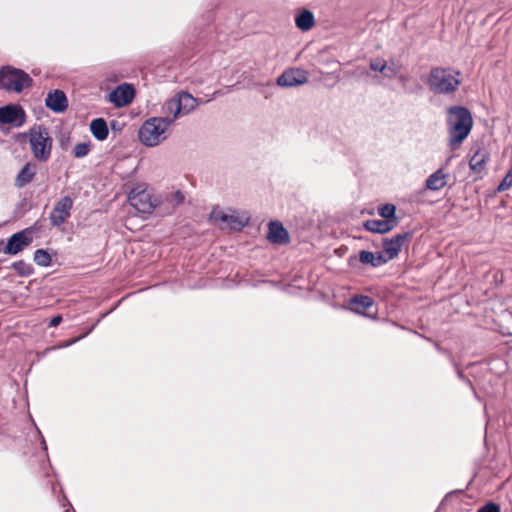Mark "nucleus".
<instances>
[{
	"label": "nucleus",
	"mask_w": 512,
	"mask_h": 512,
	"mask_svg": "<svg viewBox=\"0 0 512 512\" xmlns=\"http://www.w3.org/2000/svg\"><path fill=\"white\" fill-rule=\"evenodd\" d=\"M128 200L130 205L140 213L157 212V197H153L146 189H132L128 194Z\"/></svg>",
	"instance_id": "nucleus-7"
},
{
	"label": "nucleus",
	"mask_w": 512,
	"mask_h": 512,
	"mask_svg": "<svg viewBox=\"0 0 512 512\" xmlns=\"http://www.w3.org/2000/svg\"><path fill=\"white\" fill-rule=\"evenodd\" d=\"M210 220L215 224L225 223L233 231H241L247 224V219L240 218L236 214H227L220 208H213Z\"/></svg>",
	"instance_id": "nucleus-11"
},
{
	"label": "nucleus",
	"mask_w": 512,
	"mask_h": 512,
	"mask_svg": "<svg viewBox=\"0 0 512 512\" xmlns=\"http://www.w3.org/2000/svg\"><path fill=\"white\" fill-rule=\"evenodd\" d=\"M449 146H459L469 135L473 127L472 114L464 106H451L446 110Z\"/></svg>",
	"instance_id": "nucleus-1"
},
{
	"label": "nucleus",
	"mask_w": 512,
	"mask_h": 512,
	"mask_svg": "<svg viewBox=\"0 0 512 512\" xmlns=\"http://www.w3.org/2000/svg\"><path fill=\"white\" fill-rule=\"evenodd\" d=\"M477 512H500V507L496 503L489 502L480 507Z\"/></svg>",
	"instance_id": "nucleus-32"
},
{
	"label": "nucleus",
	"mask_w": 512,
	"mask_h": 512,
	"mask_svg": "<svg viewBox=\"0 0 512 512\" xmlns=\"http://www.w3.org/2000/svg\"><path fill=\"white\" fill-rule=\"evenodd\" d=\"M512 186V166L509 168L507 174L502 179V181L499 183L496 191L497 192H503L508 190Z\"/></svg>",
	"instance_id": "nucleus-30"
},
{
	"label": "nucleus",
	"mask_w": 512,
	"mask_h": 512,
	"mask_svg": "<svg viewBox=\"0 0 512 512\" xmlns=\"http://www.w3.org/2000/svg\"><path fill=\"white\" fill-rule=\"evenodd\" d=\"M406 80H407V79H406V77H405V76H402V77L400 78V81H401V82H403V83H404Z\"/></svg>",
	"instance_id": "nucleus-37"
},
{
	"label": "nucleus",
	"mask_w": 512,
	"mask_h": 512,
	"mask_svg": "<svg viewBox=\"0 0 512 512\" xmlns=\"http://www.w3.org/2000/svg\"><path fill=\"white\" fill-rule=\"evenodd\" d=\"M134 98V89L129 84L119 85L110 93V101L117 107L129 104Z\"/></svg>",
	"instance_id": "nucleus-16"
},
{
	"label": "nucleus",
	"mask_w": 512,
	"mask_h": 512,
	"mask_svg": "<svg viewBox=\"0 0 512 512\" xmlns=\"http://www.w3.org/2000/svg\"><path fill=\"white\" fill-rule=\"evenodd\" d=\"M98 322H99V320L92 326V328L87 333H85V334H83V335H81V336H79L77 338H74V339H71V340L67 341L66 343L58 346V348L69 347V346L75 344L77 341L81 340L86 335H88L91 332V330L94 329V327L97 325ZM52 349H57V347H53Z\"/></svg>",
	"instance_id": "nucleus-33"
},
{
	"label": "nucleus",
	"mask_w": 512,
	"mask_h": 512,
	"mask_svg": "<svg viewBox=\"0 0 512 512\" xmlns=\"http://www.w3.org/2000/svg\"><path fill=\"white\" fill-rule=\"evenodd\" d=\"M34 261L41 267H48L51 264V256L46 250L37 249L34 252Z\"/></svg>",
	"instance_id": "nucleus-28"
},
{
	"label": "nucleus",
	"mask_w": 512,
	"mask_h": 512,
	"mask_svg": "<svg viewBox=\"0 0 512 512\" xmlns=\"http://www.w3.org/2000/svg\"><path fill=\"white\" fill-rule=\"evenodd\" d=\"M307 81V72L301 69H288L277 78V84L281 87H296Z\"/></svg>",
	"instance_id": "nucleus-12"
},
{
	"label": "nucleus",
	"mask_w": 512,
	"mask_h": 512,
	"mask_svg": "<svg viewBox=\"0 0 512 512\" xmlns=\"http://www.w3.org/2000/svg\"><path fill=\"white\" fill-rule=\"evenodd\" d=\"M29 143L34 157L39 161H47L51 155L53 140L48 128L36 125L29 130Z\"/></svg>",
	"instance_id": "nucleus-4"
},
{
	"label": "nucleus",
	"mask_w": 512,
	"mask_h": 512,
	"mask_svg": "<svg viewBox=\"0 0 512 512\" xmlns=\"http://www.w3.org/2000/svg\"><path fill=\"white\" fill-rule=\"evenodd\" d=\"M30 229H24L20 232L13 234L7 241L4 252L10 255H16L21 252L24 247L28 246L32 239L28 236Z\"/></svg>",
	"instance_id": "nucleus-13"
},
{
	"label": "nucleus",
	"mask_w": 512,
	"mask_h": 512,
	"mask_svg": "<svg viewBox=\"0 0 512 512\" xmlns=\"http://www.w3.org/2000/svg\"><path fill=\"white\" fill-rule=\"evenodd\" d=\"M73 199L70 196H63L57 200L49 214L51 226L60 228L71 216Z\"/></svg>",
	"instance_id": "nucleus-8"
},
{
	"label": "nucleus",
	"mask_w": 512,
	"mask_h": 512,
	"mask_svg": "<svg viewBox=\"0 0 512 512\" xmlns=\"http://www.w3.org/2000/svg\"><path fill=\"white\" fill-rule=\"evenodd\" d=\"M45 104L53 112L61 113L67 109L68 100L63 91L56 89L48 93Z\"/></svg>",
	"instance_id": "nucleus-17"
},
{
	"label": "nucleus",
	"mask_w": 512,
	"mask_h": 512,
	"mask_svg": "<svg viewBox=\"0 0 512 512\" xmlns=\"http://www.w3.org/2000/svg\"><path fill=\"white\" fill-rule=\"evenodd\" d=\"M32 84V78L21 69L12 66H4L0 69V89L20 93Z\"/></svg>",
	"instance_id": "nucleus-5"
},
{
	"label": "nucleus",
	"mask_w": 512,
	"mask_h": 512,
	"mask_svg": "<svg viewBox=\"0 0 512 512\" xmlns=\"http://www.w3.org/2000/svg\"><path fill=\"white\" fill-rule=\"evenodd\" d=\"M35 174L36 165L33 163H26L16 176L14 185L17 188H23L33 180Z\"/></svg>",
	"instance_id": "nucleus-21"
},
{
	"label": "nucleus",
	"mask_w": 512,
	"mask_h": 512,
	"mask_svg": "<svg viewBox=\"0 0 512 512\" xmlns=\"http://www.w3.org/2000/svg\"><path fill=\"white\" fill-rule=\"evenodd\" d=\"M460 72L449 68H431L426 84L429 90L435 95L454 94L461 85Z\"/></svg>",
	"instance_id": "nucleus-2"
},
{
	"label": "nucleus",
	"mask_w": 512,
	"mask_h": 512,
	"mask_svg": "<svg viewBox=\"0 0 512 512\" xmlns=\"http://www.w3.org/2000/svg\"><path fill=\"white\" fill-rule=\"evenodd\" d=\"M387 62L382 59H375L370 61V69L373 71H379L382 72L384 68V64Z\"/></svg>",
	"instance_id": "nucleus-34"
},
{
	"label": "nucleus",
	"mask_w": 512,
	"mask_h": 512,
	"mask_svg": "<svg viewBox=\"0 0 512 512\" xmlns=\"http://www.w3.org/2000/svg\"><path fill=\"white\" fill-rule=\"evenodd\" d=\"M199 102L198 99L192 96L190 93L181 91L176 94L173 98L169 99L164 104V112L168 114L173 121L179 117L186 116L194 111Z\"/></svg>",
	"instance_id": "nucleus-6"
},
{
	"label": "nucleus",
	"mask_w": 512,
	"mask_h": 512,
	"mask_svg": "<svg viewBox=\"0 0 512 512\" xmlns=\"http://www.w3.org/2000/svg\"><path fill=\"white\" fill-rule=\"evenodd\" d=\"M25 112L19 105H6L0 107L1 124H17L20 126L24 122Z\"/></svg>",
	"instance_id": "nucleus-14"
},
{
	"label": "nucleus",
	"mask_w": 512,
	"mask_h": 512,
	"mask_svg": "<svg viewBox=\"0 0 512 512\" xmlns=\"http://www.w3.org/2000/svg\"><path fill=\"white\" fill-rule=\"evenodd\" d=\"M11 266L21 277H29L34 273L33 266L24 262L23 260L13 262Z\"/></svg>",
	"instance_id": "nucleus-26"
},
{
	"label": "nucleus",
	"mask_w": 512,
	"mask_h": 512,
	"mask_svg": "<svg viewBox=\"0 0 512 512\" xmlns=\"http://www.w3.org/2000/svg\"><path fill=\"white\" fill-rule=\"evenodd\" d=\"M373 305L374 300L367 295H355L349 301V308L359 314H364Z\"/></svg>",
	"instance_id": "nucleus-19"
},
{
	"label": "nucleus",
	"mask_w": 512,
	"mask_h": 512,
	"mask_svg": "<svg viewBox=\"0 0 512 512\" xmlns=\"http://www.w3.org/2000/svg\"><path fill=\"white\" fill-rule=\"evenodd\" d=\"M90 131L99 141L105 140L109 134L107 122L103 118H96L92 120L90 123Z\"/></svg>",
	"instance_id": "nucleus-24"
},
{
	"label": "nucleus",
	"mask_w": 512,
	"mask_h": 512,
	"mask_svg": "<svg viewBox=\"0 0 512 512\" xmlns=\"http://www.w3.org/2000/svg\"><path fill=\"white\" fill-rule=\"evenodd\" d=\"M173 122V118L168 114L165 117H152L146 120L139 129V140L147 147L160 144L167 138L168 129Z\"/></svg>",
	"instance_id": "nucleus-3"
},
{
	"label": "nucleus",
	"mask_w": 512,
	"mask_h": 512,
	"mask_svg": "<svg viewBox=\"0 0 512 512\" xmlns=\"http://www.w3.org/2000/svg\"><path fill=\"white\" fill-rule=\"evenodd\" d=\"M411 238L410 232L397 234L391 238H385L382 242L384 258L386 262L396 258L403 245Z\"/></svg>",
	"instance_id": "nucleus-10"
},
{
	"label": "nucleus",
	"mask_w": 512,
	"mask_h": 512,
	"mask_svg": "<svg viewBox=\"0 0 512 512\" xmlns=\"http://www.w3.org/2000/svg\"><path fill=\"white\" fill-rule=\"evenodd\" d=\"M359 261L363 264H369L375 268L387 263L383 253H374L367 250L360 251Z\"/></svg>",
	"instance_id": "nucleus-23"
},
{
	"label": "nucleus",
	"mask_w": 512,
	"mask_h": 512,
	"mask_svg": "<svg viewBox=\"0 0 512 512\" xmlns=\"http://www.w3.org/2000/svg\"><path fill=\"white\" fill-rule=\"evenodd\" d=\"M267 239L272 244H287L289 242V233L281 222L271 221L268 225Z\"/></svg>",
	"instance_id": "nucleus-15"
},
{
	"label": "nucleus",
	"mask_w": 512,
	"mask_h": 512,
	"mask_svg": "<svg viewBox=\"0 0 512 512\" xmlns=\"http://www.w3.org/2000/svg\"><path fill=\"white\" fill-rule=\"evenodd\" d=\"M488 160L489 154L485 150H478L470 158L469 167L474 173L481 174Z\"/></svg>",
	"instance_id": "nucleus-22"
},
{
	"label": "nucleus",
	"mask_w": 512,
	"mask_h": 512,
	"mask_svg": "<svg viewBox=\"0 0 512 512\" xmlns=\"http://www.w3.org/2000/svg\"><path fill=\"white\" fill-rule=\"evenodd\" d=\"M185 200L180 190L164 192L157 196V214L160 216L169 215Z\"/></svg>",
	"instance_id": "nucleus-9"
},
{
	"label": "nucleus",
	"mask_w": 512,
	"mask_h": 512,
	"mask_svg": "<svg viewBox=\"0 0 512 512\" xmlns=\"http://www.w3.org/2000/svg\"><path fill=\"white\" fill-rule=\"evenodd\" d=\"M62 322V316L56 315L53 318H51L49 322V327H56Z\"/></svg>",
	"instance_id": "nucleus-35"
},
{
	"label": "nucleus",
	"mask_w": 512,
	"mask_h": 512,
	"mask_svg": "<svg viewBox=\"0 0 512 512\" xmlns=\"http://www.w3.org/2000/svg\"><path fill=\"white\" fill-rule=\"evenodd\" d=\"M90 148L89 142L78 143L73 149V155L75 158H83L89 154Z\"/></svg>",
	"instance_id": "nucleus-29"
},
{
	"label": "nucleus",
	"mask_w": 512,
	"mask_h": 512,
	"mask_svg": "<svg viewBox=\"0 0 512 512\" xmlns=\"http://www.w3.org/2000/svg\"><path fill=\"white\" fill-rule=\"evenodd\" d=\"M449 174L443 168L437 169L425 180V188L430 191H440L448 182Z\"/></svg>",
	"instance_id": "nucleus-18"
},
{
	"label": "nucleus",
	"mask_w": 512,
	"mask_h": 512,
	"mask_svg": "<svg viewBox=\"0 0 512 512\" xmlns=\"http://www.w3.org/2000/svg\"><path fill=\"white\" fill-rule=\"evenodd\" d=\"M458 376H459L460 378H462V377H463V375H462V373H461L460 371H458Z\"/></svg>",
	"instance_id": "nucleus-38"
},
{
	"label": "nucleus",
	"mask_w": 512,
	"mask_h": 512,
	"mask_svg": "<svg viewBox=\"0 0 512 512\" xmlns=\"http://www.w3.org/2000/svg\"><path fill=\"white\" fill-rule=\"evenodd\" d=\"M41 443H42V446H43V450L47 451V445H46V442H45V439L43 436H41Z\"/></svg>",
	"instance_id": "nucleus-36"
},
{
	"label": "nucleus",
	"mask_w": 512,
	"mask_h": 512,
	"mask_svg": "<svg viewBox=\"0 0 512 512\" xmlns=\"http://www.w3.org/2000/svg\"><path fill=\"white\" fill-rule=\"evenodd\" d=\"M396 207L393 204H385L379 207L378 213L379 215L385 219L390 220L391 223H394V226L397 224V218L395 216Z\"/></svg>",
	"instance_id": "nucleus-27"
},
{
	"label": "nucleus",
	"mask_w": 512,
	"mask_h": 512,
	"mask_svg": "<svg viewBox=\"0 0 512 512\" xmlns=\"http://www.w3.org/2000/svg\"><path fill=\"white\" fill-rule=\"evenodd\" d=\"M363 226L367 231L379 234H385L395 227L394 223L385 219H370L365 221Z\"/></svg>",
	"instance_id": "nucleus-20"
},
{
	"label": "nucleus",
	"mask_w": 512,
	"mask_h": 512,
	"mask_svg": "<svg viewBox=\"0 0 512 512\" xmlns=\"http://www.w3.org/2000/svg\"><path fill=\"white\" fill-rule=\"evenodd\" d=\"M295 23L296 26L302 30V31H308L310 30L315 23L314 15L309 10H302L296 17H295Z\"/></svg>",
	"instance_id": "nucleus-25"
},
{
	"label": "nucleus",
	"mask_w": 512,
	"mask_h": 512,
	"mask_svg": "<svg viewBox=\"0 0 512 512\" xmlns=\"http://www.w3.org/2000/svg\"><path fill=\"white\" fill-rule=\"evenodd\" d=\"M398 72H399V68L394 63H392L390 65H388L386 63V64H384V68L381 73L383 74L384 77L392 79V78L396 77Z\"/></svg>",
	"instance_id": "nucleus-31"
}]
</instances>
